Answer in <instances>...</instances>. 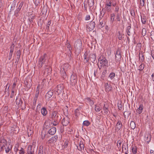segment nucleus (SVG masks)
Segmentation results:
<instances>
[{"label":"nucleus","instance_id":"f257e3e1","mask_svg":"<svg viewBox=\"0 0 154 154\" xmlns=\"http://www.w3.org/2000/svg\"><path fill=\"white\" fill-rule=\"evenodd\" d=\"M50 118L52 124L54 126H56L59 125L61 117L58 111H53L50 114Z\"/></svg>","mask_w":154,"mask_h":154},{"label":"nucleus","instance_id":"f03ea898","mask_svg":"<svg viewBox=\"0 0 154 154\" xmlns=\"http://www.w3.org/2000/svg\"><path fill=\"white\" fill-rule=\"evenodd\" d=\"M46 57L47 54H44L41 57L38 61V68H41L42 67L43 65L45 64Z\"/></svg>","mask_w":154,"mask_h":154},{"label":"nucleus","instance_id":"7ed1b4c3","mask_svg":"<svg viewBox=\"0 0 154 154\" xmlns=\"http://www.w3.org/2000/svg\"><path fill=\"white\" fill-rule=\"evenodd\" d=\"M8 143L4 138L1 139L0 141V152L2 151L3 148H4L5 146H6L8 144Z\"/></svg>","mask_w":154,"mask_h":154},{"label":"nucleus","instance_id":"20e7f679","mask_svg":"<svg viewBox=\"0 0 154 154\" xmlns=\"http://www.w3.org/2000/svg\"><path fill=\"white\" fill-rule=\"evenodd\" d=\"M100 64L105 66L108 64V61L103 56H101L98 59Z\"/></svg>","mask_w":154,"mask_h":154},{"label":"nucleus","instance_id":"39448f33","mask_svg":"<svg viewBox=\"0 0 154 154\" xmlns=\"http://www.w3.org/2000/svg\"><path fill=\"white\" fill-rule=\"evenodd\" d=\"M77 76L75 74H72L70 78V83L72 86H74L77 83Z\"/></svg>","mask_w":154,"mask_h":154},{"label":"nucleus","instance_id":"423d86ee","mask_svg":"<svg viewBox=\"0 0 154 154\" xmlns=\"http://www.w3.org/2000/svg\"><path fill=\"white\" fill-rule=\"evenodd\" d=\"M35 146L34 145H29L27 148L28 154H34V148Z\"/></svg>","mask_w":154,"mask_h":154},{"label":"nucleus","instance_id":"0eeeda50","mask_svg":"<svg viewBox=\"0 0 154 154\" xmlns=\"http://www.w3.org/2000/svg\"><path fill=\"white\" fill-rule=\"evenodd\" d=\"M82 43L81 41L79 40H78L75 42L74 46L75 48L80 50L82 48Z\"/></svg>","mask_w":154,"mask_h":154},{"label":"nucleus","instance_id":"6e6552de","mask_svg":"<svg viewBox=\"0 0 154 154\" xmlns=\"http://www.w3.org/2000/svg\"><path fill=\"white\" fill-rule=\"evenodd\" d=\"M121 51L119 49H118L115 54V60L116 62L119 61L121 60Z\"/></svg>","mask_w":154,"mask_h":154},{"label":"nucleus","instance_id":"1a4fd4ad","mask_svg":"<svg viewBox=\"0 0 154 154\" xmlns=\"http://www.w3.org/2000/svg\"><path fill=\"white\" fill-rule=\"evenodd\" d=\"M95 23L94 22L91 21L89 24L87 26V28L89 29V31L93 30L95 27Z\"/></svg>","mask_w":154,"mask_h":154},{"label":"nucleus","instance_id":"9d476101","mask_svg":"<svg viewBox=\"0 0 154 154\" xmlns=\"http://www.w3.org/2000/svg\"><path fill=\"white\" fill-rule=\"evenodd\" d=\"M69 119L67 117H66L62 119L61 121L62 124L63 126H66L69 123Z\"/></svg>","mask_w":154,"mask_h":154},{"label":"nucleus","instance_id":"9b49d317","mask_svg":"<svg viewBox=\"0 0 154 154\" xmlns=\"http://www.w3.org/2000/svg\"><path fill=\"white\" fill-rule=\"evenodd\" d=\"M69 65L68 63H65L63 64L61 66L60 70L66 71L69 68Z\"/></svg>","mask_w":154,"mask_h":154},{"label":"nucleus","instance_id":"f8f14e48","mask_svg":"<svg viewBox=\"0 0 154 154\" xmlns=\"http://www.w3.org/2000/svg\"><path fill=\"white\" fill-rule=\"evenodd\" d=\"M88 59H87L86 60V62H87L90 60L92 62L95 61L96 59V56L95 54H91L89 56Z\"/></svg>","mask_w":154,"mask_h":154},{"label":"nucleus","instance_id":"ddd939ff","mask_svg":"<svg viewBox=\"0 0 154 154\" xmlns=\"http://www.w3.org/2000/svg\"><path fill=\"white\" fill-rule=\"evenodd\" d=\"M4 148H3L2 151L5 149L6 153H9L10 152H11L12 148V146L10 145V143H8V144L6 146H5Z\"/></svg>","mask_w":154,"mask_h":154},{"label":"nucleus","instance_id":"4468645a","mask_svg":"<svg viewBox=\"0 0 154 154\" xmlns=\"http://www.w3.org/2000/svg\"><path fill=\"white\" fill-rule=\"evenodd\" d=\"M63 88V86L61 85H58L55 88V91L58 94L60 93L62 91Z\"/></svg>","mask_w":154,"mask_h":154},{"label":"nucleus","instance_id":"2eb2a0df","mask_svg":"<svg viewBox=\"0 0 154 154\" xmlns=\"http://www.w3.org/2000/svg\"><path fill=\"white\" fill-rule=\"evenodd\" d=\"M56 132V128L55 127H52L48 131V133L50 134L53 135L55 134Z\"/></svg>","mask_w":154,"mask_h":154},{"label":"nucleus","instance_id":"dca6fc26","mask_svg":"<svg viewBox=\"0 0 154 154\" xmlns=\"http://www.w3.org/2000/svg\"><path fill=\"white\" fill-rule=\"evenodd\" d=\"M104 86L105 88V91L107 92H109L111 91L112 89V87L111 86L109 85L108 83L105 84Z\"/></svg>","mask_w":154,"mask_h":154},{"label":"nucleus","instance_id":"f3484780","mask_svg":"<svg viewBox=\"0 0 154 154\" xmlns=\"http://www.w3.org/2000/svg\"><path fill=\"white\" fill-rule=\"evenodd\" d=\"M58 138V136L57 135H55L51 138L49 140V141L50 143H53L54 142H56L57 141Z\"/></svg>","mask_w":154,"mask_h":154},{"label":"nucleus","instance_id":"a211bd4d","mask_svg":"<svg viewBox=\"0 0 154 154\" xmlns=\"http://www.w3.org/2000/svg\"><path fill=\"white\" fill-rule=\"evenodd\" d=\"M108 107L109 106L108 104L106 103L104 104L103 110L104 111V113L106 114L108 113L109 111Z\"/></svg>","mask_w":154,"mask_h":154},{"label":"nucleus","instance_id":"6ab92c4d","mask_svg":"<svg viewBox=\"0 0 154 154\" xmlns=\"http://www.w3.org/2000/svg\"><path fill=\"white\" fill-rule=\"evenodd\" d=\"M45 69L44 72L45 73H51L52 71V69L49 66L46 65L45 66Z\"/></svg>","mask_w":154,"mask_h":154},{"label":"nucleus","instance_id":"aec40b11","mask_svg":"<svg viewBox=\"0 0 154 154\" xmlns=\"http://www.w3.org/2000/svg\"><path fill=\"white\" fill-rule=\"evenodd\" d=\"M78 149L80 151H82V150H83L84 148V145L83 142L80 141L79 143V147L77 146Z\"/></svg>","mask_w":154,"mask_h":154},{"label":"nucleus","instance_id":"412c9836","mask_svg":"<svg viewBox=\"0 0 154 154\" xmlns=\"http://www.w3.org/2000/svg\"><path fill=\"white\" fill-rule=\"evenodd\" d=\"M85 100L90 105L92 106L94 104V102L92 100H91L89 97H87L85 99Z\"/></svg>","mask_w":154,"mask_h":154},{"label":"nucleus","instance_id":"4be33fe9","mask_svg":"<svg viewBox=\"0 0 154 154\" xmlns=\"http://www.w3.org/2000/svg\"><path fill=\"white\" fill-rule=\"evenodd\" d=\"M122 126V123L121 121H118L116 124L115 129L116 130H119Z\"/></svg>","mask_w":154,"mask_h":154},{"label":"nucleus","instance_id":"5701e85b","mask_svg":"<svg viewBox=\"0 0 154 154\" xmlns=\"http://www.w3.org/2000/svg\"><path fill=\"white\" fill-rule=\"evenodd\" d=\"M117 37L119 40H121L124 37V35L121 34L120 31H118L117 33Z\"/></svg>","mask_w":154,"mask_h":154},{"label":"nucleus","instance_id":"b1692460","mask_svg":"<svg viewBox=\"0 0 154 154\" xmlns=\"http://www.w3.org/2000/svg\"><path fill=\"white\" fill-rule=\"evenodd\" d=\"M143 109V105L142 104H140L139 108L137 109V112L139 114H140L142 112Z\"/></svg>","mask_w":154,"mask_h":154},{"label":"nucleus","instance_id":"393cba45","mask_svg":"<svg viewBox=\"0 0 154 154\" xmlns=\"http://www.w3.org/2000/svg\"><path fill=\"white\" fill-rule=\"evenodd\" d=\"M48 112L46 109L45 107L42 108L41 109V113L43 116H45L47 115Z\"/></svg>","mask_w":154,"mask_h":154},{"label":"nucleus","instance_id":"a878e982","mask_svg":"<svg viewBox=\"0 0 154 154\" xmlns=\"http://www.w3.org/2000/svg\"><path fill=\"white\" fill-rule=\"evenodd\" d=\"M151 135L149 134H146L145 136V140L148 143L151 140Z\"/></svg>","mask_w":154,"mask_h":154},{"label":"nucleus","instance_id":"bb28decb","mask_svg":"<svg viewBox=\"0 0 154 154\" xmlns=\"http://www.w3.org/2000/svg\"><path fill=\"white\" fill-rule=\"evenodd\" d=\"M21 55V52L20 50H18L17 52V58L16 62H18L19 60L20 56Z\"/></svg>","mask_w":154,"mask_h":154},{"label":"nucleus","instance_id":"cd10ccee","mask_svg":"<svg viewBox=\"0 0 154 154\" xmlns=\"http://www.w3.org/2000/svg\"><path fill=\"white\" fill-rule=\"evenodd\" d=\"M41 116L40 115L39 113H37V112H36V113L34 116V119L37 120H39L40 119V118L41 117Z\"/></svg>","mask_w":154,"mask_h":154},{"label":"nucleus","instance_id":"c85d7f7f","mask_svg":"<svg viewBox=\"0 0 154 154\" xmlns=\"http://www.w3.org/2000/svg\"><path fill=\"white\" fill-rule=\"evenodd\" d=\"M53 94V92L51 91H49L46 94V97H47L48 98H49L52 96Z\"/></svg>","mask_w":154,"mask_h":154},{"label":"nucleus","instance_id":"c756f323","mask_svg":"<svg viewBox=\"0 0 154 154\" xmlns=\"http://www.w3.org/2000/svg\"><path fill=\"white\" fill-rule=\"evenodd\" d=\"M60 72H61V76L64 79H65L66 78V71H61V70H60Z\"/></svg>","mask_w":154,"mask_h":154},{"label":"nucleus","instance_id":"7c9ffc66","mask_svg":"<svg viewBox=\"0 0 154 154\" xmlns=\"http://www.w3.org/2000/svg\"><path fill=\"white\" fill-rule=\"evenodd\" d=\"M130 126L131 129H134L136 127V124L133 121H131L130 123Z\"/></svg>","mask_w":154,"mask_h":154},{"label":"nucleus","instance_id":"2f4dec72","mask_svg":"<svg viewBox=\"0 0 154 154\" xmlns=\"http://www.w3.org/2000/svg\"><path fill=\"white\" fill-rule=\"evenodd\" d=\"M90 124V122L88 120L85 121L83 122V125L84 126H88Z\"/></svg>","mask_w":154,"mask_h":154},{"label":"nucleus","instance_id":"473e14b6","mask_svg":"<svg viewBox=\"0 0 154 154\" xmlns=\"http://www.w3.org/2000/svg\"><path fill=\"white\" fill-rule=\"evenodd\" d=\"M132 151L134 154H136L137 152V148L136 146L132 147Z\"/></svg>","mask_w":154,"mask_h":154},{"label":"nucleus","instance_id":"72a5a7b5","mask_svg":"<svg viewBox=\"0 0 154 154\" xmlns=\"http://www.w3.org/2000/svg\"><path fill=\"white\" fill-rule=\"evenodd\" d=\"M15 101L16 102V104H18V105H21L23 103L22 100H21V99H16Z\"/></svg>","mask_w":154,"mask_h":154},{"label":"nucleus","instance_id":"f704fd0d","mask_svg":"<svg viewBox=\"0 0 154 154\" xmlns=\"http://www.w3.org/2000/svg\"><path fill=\"white\" fill-rule=\"evenodd\" d=\"M145 66V65L144 64L141 63L139 66L138 70L140 71H142L144 69Z\"/></svg>","mask_w":154,"mask_h":154},{"label":"nucleus","instance_id":"c9c22d12","mask_svg":"<svg viewBox=\"0 0 154 154\" xmlns=\"http://www.w3.org/2000/svg\"><path fill=\"white\" fill-rule=\"evenodd\" d=\"M115 16V14L114 13H112L110 14V20L112 22H113L114 20Z\"/></svg>","mask_w":154,"mask_h":154},{"label":"nucleus","instance_id":"e433bc0d","mask_svg":"<svg viewBox=\"0 0 154 154\" xmlns=\"http://www.w3.org/2000/svg\"><path fill=\"white\" fill-rule=\"evenodd\" d=\"M139 59L140 60V61L141 62H143V61L144 58V56L143 55V54L141 53L140 54L139 53Z\"/></svg>","mask_w":154,"mask_h":154},{"label":"nucleus","instance_id":"4c0bfd02","mask_svg":"<svg viewBox=\"0 0 154 154\" xmlns=\"http://www.w3.org/2000/svg\"><path fill=\"white\" fill-rule=\"evenodd\" d=\"M105 23L103 21L100 22L99 24L98 25V27L99 28H101L104 26Z\"/></svg>","mask_w":154,"mask_h":154},{"label":"nucleus","instance_id":"58836bf2","mask_svg":"<svg viewBox=\"0 0 154 154\" xmlns=\"http://www.w3.org/2000/svg\"><path fill=\"white\" fill-rule=\"evenodd\" d=\"M115 77V73L114 72L111 73L109 76V77L111 79H112Z\"/></svg>","mask_w":154,"mask_h":154},{"label":"nucleus","instance_id":"ea45409f","mask_svg":"<svg viewBox=\"0 0 154 154\" xmlns=\"http://www.w3.org/2000/svg\"><path fill=\"white\" fill-rule=\"evenodd\" d=\"M101 108L99 106H96L95 110L97 112H99L101 110Z\"/></svg>","mask_w":154,"mask_h":154},{"label":"nucleus","instance_id":"a19ab883","mask_svg":"<svg viewBox=\"0 0 154 154\" xmlns=\"http://www.w3.org/2000/svg\"><path fill=\"white\" fill-rule=\"evenodd\" d=\"M121 15V14H120L119 13H117L116 14V19L118 21H120L121 20V18H120V16Z\"/></svg>","mask_w":154,"mask_h":154},{"label":"nucleus","instance_id":"79ce46f5","mask_svg":"<svg viewBox=\"0 0 154 154\" xmlns=\"http://www.w3.org/2000/svg\"><path fill=\"white\" fill-rule=\"evenodd\" d=\"M43 147L40 146L39 149V152L38 154H43V151H45V150H43L42 149Z\"/></svg>","mask_w":154,"mask_h":154},{"label":"nucleus","instance_id":"37998d69","mask_svg":"<svg viewBox=\"0 0 154 154\" xmlns=\"http://www.w3.org/2000/svg\"><path fill=\"white\" fill-rule=\"evenodd\" d=\"M141 17V21L142 23L143 24H145L146 23V18L145 16H143V17Z\"/></svg>","mask_w":154,"mask_h":154},{"label":"nucleus","instance_id":"c03bdc74","mask_svg":"<svg viewBox=\"0 0 154 154\" xmlns=\"http://www.w3.org/2000/svg\"><path fill=\"white\" fill-rule=\"evenodd\" d=\"M131 28V26H128L127 27V32L128 35H130V30Z\"/></svg>","mask_w":154,"mask_h":154},{"label":"nucleus","instance_id":"a18cd8bd","mask_svg":"<svg viewBox=\"0 0 154 154\" xmlns=\"http://www.w3.org/2000/svg\"><path fill=\"white\" fill-rule=\"evenodd\" d=\"M20 10L17 8L15 11V12H14V15L16 17H17L18 16V13H19Z\"/></svg>","mask_w":154,"mask_h":154},{"label":"nucleus","instance_id":"49530a36","mask_svg":"<svg viewBox=\"0 0 154 154\" xmlns=\"http://www.w3.org/2000/svg\"><path fill=\"white\" fill-rule=\"evenodd\" d=\"M106 73V70L103 71L102 72V75L101 76V78L103 79L105 76V74Z\"/></svg>","mask_w":154,"mask_h":154},{"label":"nucleus","instance_id":"de8ad7c7","mask_svg":"<svg viewBox=\"0 0 154 154\" xmlns=\"http://www.w3.org/2000/svg\"><path fill=\"white\" fill-rule=\"evenodd\" d=\"M106 12V11L104 8H102V11L100 12L101 16H102V17H103L104 15V14Z\"/></svg>","mask_w":154,"mask_h":154},{"label":"nucleus","instance_id":"09e8293b","mask_svg":"<svg viewBox=\"0 0 154 154\" xmlns=\"http://www.w3.org/2000/svg\"><path fill=\"white\" fill-rule=\"evenodd\" d=\"M146 30L145 28H143L142 29V34L143 36H145L146 34Z\"/></svg>","mask_w":154,"mask_h":154},{"label":"nucleus","instance_id":"8fccbe9b","mask_svg":"<svg viewBox=\"0 0 154 154\" xmlns=\"http://www.w3.org/2000/svg\"><path fill=\"white\" fill-rule=\"evenodd\" d=\"M106 4L105 5V6H111V1H109V2L108 1H106Z\"/></svg>","mask_w":154,"mask_h":154},{"label":"nucleus","instance_id":"3c124183","mask_svg":"<svg viewBox=\"0 0 154 154\" xmlns=\"http://www.w3.org/2000/svg\"><path fill=\"white\" fill-rule=\"evenodd\" d=\"M150 37L153 41H154V31H151L150 33Z\"/></svg>","mask_w":154,"mask_h":154},{"label":"nucleus","instance_id":"603ef678","mask_svg":"<svg viewBox=\"0 0 154 154\" xmlns=\"http://www.w3.org/2000/svg\"><path fill=\"white\" fill-rule=\"evenodd\" d=\"M67 48L69 49V51L71 52V51L72 49V48L71 47V46L69 44V43H67V44H66Z\"/></svg>","mask_w":154,"mask_h":154},{"label":"nucleus","instance_id":"864d4df0","mask_svg":"<svg viewBox=\"0 0 154 154\" xmlns=\"http://www.w3.org/2000/svg\"><path fill=\"white\" fill-rule=\"evenodd\" d=\"M33 133L32 131L31 130H28L27 131V134L29 137L31 136Z\"/></svg>","mask_w":154,"mask_h":154},{"label":"nucleus","instance_id":"5fc2aeb1","mask_svg":"<svg viewBox=\"0 0 154 154\" xmlns=\"http://www.w3.org/2000/svg\"><path fill=\"white\" fill-rule=\"evenodd\" d=\"M8 83L6 85V87L5 89V92H7L8 93V94H9V86H8V88H7L8 87Z\"/></svg>","mask_w":154,"mask_h":154},{"label":"nucleus","instance_id":"6e6d98bb","mask_svg":"<svg viewBox=\"0 0 154 154\" xmlns=\"http://www.w3.org/2000/svg\"><path fill=\"white\" fill-rule=\"evenodd\" d=\"M140 5L143 7L145 4V0H140Z\"/></svg>","mask_w":154,"mask_h":154},{"label":"nucleus","instance_id":"4d7b16f0","mask_svg":"<svg viewBox=\"0 0 154 154\" xmlns=\"http://www.w3.org/2000/svg\"><path fill=\"white\" fill-rule=\"evenodd\" d=\"M111 6H105V8L106 9V11L108 12H109L111 10Z\"/></svg>","mask_w":154,"mask_h":154},{"label":"nucleus","instance_id":"13d9d810","mask_svg":"<svg viewBox=\"0 0 154 154\" xmlns=\"http://www.w3.org/2000/svg\"><path fill=\"white\" fill-rule=\"evenodd\" d=\"M68 143L66 141L64 143V144L63 145V148L65 149V148H67V147L68 146Z\"/></svg>","mask_w":154,"mask_h":154},{"label":"nucleus","instance_id":"bf43d9fd","mask_svg":"<svg viewBox=\"0 0 154 154\" xmlns=\"http://www.w3.org/2000/svg\"><path fill=\"white\" fill-rule=\"evenodd\" d=\"M130 11L131 15L133 17H134L135 16V13L134 11L131 9Z\"/></svg>","mask_w":154,"mask_h":154},{"label":"nucleus","instance_id":"052dcab7","mask_svg":"<svg viewBox=\"0 0 154 154\" xmlns=\"http://www.w3.org/2000/svg\"><path fill=\"white\" fill-rule=\"evenodd\" d=\"M51 20H50L48 22V23H47V28H46V29H49V26H50L51 24Z\"/></svg>","mask_w":154,"mask_h":154},{"label":"nucleus","instance_id":"680f3d73","mask_svg":"<svg viewBox=\"0 0 154 154\" xmlns=\"http://www.w3.org/2000/svg\"><path fill=\"white\" fill-rule=\"evenodd\" d=\"M23 3H24L23 2H21L20 3V5L17 8L20 10L22 7L23 6Z\"/></svg>","mask_w":154,"mask_h":154},{"label":"nucleus","instance_id":"e2e57ef3","mask_svg":"<svg viewBox=\"0 0 154 154\" xmlns=\"http://www.w3.org/2000/svg\"><path fill=\"white\" fill-rule=\"evenodd\" d=\"M128 144H127V149H126V147L125 146V145H124V144H123L122 145V151H123V149L124 148L125 149V151H127V150H128Z\"/></svg>","mask_w":154,"mask_h":154},{"label":"nucleus","instance_id":"0e129e2a","mask_svg":"<svg viewBox=\"0 0 154 154\" xmlns=\"http://www.w3.org/2000/svg\"><path fill=\"white\" fill-rule=\"evenodd\" d=\"M38 94H39V91H36V94H35V97L34 98H35V99H36L37 100V99L38 97Z\"/></svg>","mask_w":154,"mask_h":154},{"label":"nucleus","instance_id":"69168bd1","mask_svg":"<svg viewBox=\"0 0 154 154\" xmlns=\"http://www.w3.org/2000/svg\"><path fill=\"white\" fill-rule=\"evenodd\" d=\"M14 90H12L11 95L10 96V97L12 98L14 96Z\"/></svg>","mask_w":154,"mask_h":154},{"label":"nucleus","instance_id":"338daca9","mask_svg":"<svg viewBox=\"0 0 154 154\" xmlns=\"http://www.w3.org/2000/svg\"><path fill=\"white\" fill-rule=\"evenodd\" d=\"M122 142L120 140H118L117 142V146L119 147L121 145Z\"/></svg>","mask_w":154,"mask_h":154},{"label":"nucleus","instance_id":"774afa93","mask_svg":"<svg viewBox=\"0 0 154 154\" xmlns=\"http://www.w3.org/2000/svg\"><path fill=\"white\" fill-rule=\"evenodd\" d=\"M20 154H24V151L23 148H21L20 151Z\"/></svg>","mask_w":154,"mask_h":154}]
</instances>
